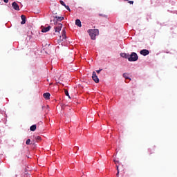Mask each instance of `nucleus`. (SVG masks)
I'll use <instances>...</instances> for the list:
<instances>
[{
  "mask_svg": "<svg viewBox=\"0 0 177 177\" xmlns=\"http://www.w3.org/2000/svg\"><path fill=\"white\" fill-rule=\"evenodd\" d=\"M88 33L89 34L91 39H96V36L99 35V30L98 29H89L88 30Z\"/></svg>",
  "mask_w": 177,
  "mask_h": 177,
  "instance_id": "f257e3e1",
  "label": "nucleus"
},
{
  "mask_svg": "<svg viewBox=\"0 0 177 177\" xmlns=\"http://www.w3.org/2000/svg\"><path fill=\"white\" fill-rule=\"evenodd\" d=\"M139 59V56L136 53H131V55H129V62H136Z\"/></svg>",
  "mask_w": 177,
  "mask_h": 177,
  "instance_id": "f03ea898",
  "label": "nucleus"
},
{
  "mask_svg": "<svg viewBox=\"0 0 177 177\" xmlns=\"http://www.w3.org/2000/svg\"><path fill=\"white\" fill-rule=\"evenodd\" d=\"M92 78L96 84L99 83V77H97V75H96V72L95 71L93 72Z\"/></svg>",
  "mask_w": 177,
  "mask_h": 177,
  "instance_id": "7ed1b4c3",
  "label": "nucleus"
},
{
  "mask_svg": "<svg viewBox=\"0 0 177 177\" xmlns=\"http://www.w3.org/2000/svg\"><path fill=\"white\" fill-rule=\"evenodd\" d=\"M62 28H63V24H59L57 26L55 27V32H59L62 31Z\"/></svg>",
  "mask_w": 177,
  "mask_h": 177,
  "instance_id": "20e7f679",
  "label": "nucleus"
},
{
  "mask_svg": "<svg viewBox=\"0 0 177 177\" xmlns=\"http://www.w3.org/2000/svg\"><path fill=\"white\" fill-rule=\"evenodd\" d=\"M12 6L13 9H15V10H20V7L19 6V4H17V3H16V1H15L12 3Z\"/></svg>",
  "mask_w": 177,
  "mask_h": 177,
  "instance_id": "39448f33",
  "label": "nucleus"
},
{
  "mask_svg": "<svg viewBox=\"0 0 177 177\" xmlns=\"http://www.w3.org/2000/svg\"><path fill=\"white\" fill-rule=\"evenodd\" d=\"M140 55H142V56H147L149 52V50L143 49L140 50Z\"/></svg>",
  "mask_w": 177,
  "mask_h": 177,
  "instance_id": "423d86ee",
  "label": "nucleus"
},
{
  "mask_svg": "<svg viewBox=\"0 0 177 177\" xmlns=\"http://www.w3.org/2000/svg\"><path fill=\"white\" fill-rule=\"evenodd\" d=\"M120 56L124 59H128V60H129V54L128 53H120Z\"/></svg>",
  "mask_w": 177,
  "mask_h": 177,
  "instance_id": "0eeeda50",
  "label": "nucleus"
},
{
  "mask_svg": "<svg viewBox=\"0 0 177 177\" xmlns=\"http://www.w3.org/2000/svg\"><path fill=\"white\" fill-rule=\"evenodd\" d=\"M43 97L44 99H46V100H49V99H50V93H44Z\"/></svg>",
  "mask_w": 177,
  "mask_h": 177,
  "instance_id": "6e6552de",
  "label": "nucleus"
},
{
  "mask_svg": "<svg viewBox=\"0 0 177 177\" xmlns=\"http://www.w3.org/2000/svg\"><path fill=\"white\" fill-rule=\"evenodd\" d=\"M50 28H51L50 26H48L46 28H43L41 29V32H48V31H49V30H50Z\"/></svg>",
  "mask_w": 177,
  "mask_h": 177,
  "instance_id": "1a4fd4ad",
  "label": "nucleus"
},
{
  "mask_svg": "<svg viewBox=\"0 0 177 177\" xmlns=\"http://www.w3.org/2000/svg\"><path fill=\"white\" fill-rule=\"evenodd\" d=\"M75 24L77 26V27H82V24H81V20L76 19L75 20Z\"/></svg>",
  "mask_w": 177,
  "mask_h": 177,
  "instance_id": "9d476101",
  "label": "nucleus"
},
{
  "mask_svg": "<svg viewBox=\"0 0 177 177\" xmlns=\"http://www.w3.org/2000/svg\"><path fill=\"white\" fill-rule=\"evenodd\" d=\"M22 21L21 22V24H26V16L25 15H21V16Z\"/></svg>",
  "mask_w": 177,
  "mask_h": 177,
  "instance_id": "9b49d317",
  "label": "nucleus"
},
{
  "mask_svg": "<svg viewBox=\"0 0 177 177\" xmlns=\"http://www.w3.org/2000/svg\"><path fill=\"white\" fill-rule=\"evenodd\" d=\"M30 131H32V132H34V131H35L37 129V125L33 124L30 127Z\"/></svg>",
  "mask_w": 177,
  "mask_h": 177,
  "instance_id": "f8f14e48",
  "label": "nucleus"
},
{
  "mask_svg": "<svg viewBox=\"0 0 177 177\" xmlns=\"http://www.w3.org/2000/svg\"><path fill=\"white\" fill-rule=\"evenodd\" d=\"M62 37L63 39H66V30L65 29H63V30H62Z\"/></svg>",
  "mask_w": 177,
  "mask_h": 177,
  "instance_id": "ddd939ff",
  "label": "nucleus"
},
{
  "mask_svg": "<svg viewBox=\"0 0 177 177\" xmlns=\"http://www.w3.org/2000/svg\"><path fill=\"white\" fill-rule=\"evenodd\" d=\"M55 19H57V21H62V20H64V17H55Z\"/></svg>",
  "mask_w": 177,
  "mask_h": 177,
  "instance_id": "4468645a",
  "label": "nucleus"
},
{
  "mask_svg": "<svg viewBox=\"0 0 177 177\" xmlns=\"http://www.w3.org/2000/svg\"><path fill=\"white\" fill-rule=\"evenodd\" d=\"M123 77H124V78H126V80H129V77H128L127 73H124Z\"/></svg>",
  "mask_w": 177,
  "mask_h": 177,
  "instance_id": "2eb2a0df",
  "label": "nucleus"
},
{
  "mask_svg": "<svg viewBox=\"0 0 177 177\" xmlns=\"http://www.w3.org/2000/svg\"><path fill=\"white\" fill-rule=\"evenodd\" d=\"M64 92H65L66 96H68L69 97V99H70V95L68 94V91L64 90Z\"/></svg>",
  "mask_w": 177,
  "mask_h": 177,
  "instance_id": "dca6fc26",
  "label": "nucleus"
},
{
  "mask_svg": "<svg viewBox=\"0 0 177 177\" xmlns=\"http://www.w3.org/2000/svg\"><path fill=\"white\" fill-rule=\"evenodd\" d=\"M59 2H60V3H61V5H62V6H66V3H64V1H59Z\"/></svg>",
  "mask_w": 177,
  "mask_h": 177,
  "instance_id": "f3484780",
  "label": "nucleus"
},
{
  "mask_svg": "<svg viewBox=\"0 0 177 177\" xmlns=\"http://www.w3.org/2000/svg\"><path fill=\"white\" fill-rule=\"evenodd\" d=\"M30 143H31V140L30 139H28L26 142V145H30Z\"/></svg>",
  "mask_w": 177,
  "mask_h": 177,
  "instance_id": "a211bd4d",
  "label": "nucleus"
},
{
  "mask_svg": "<svg viewBox=\"0 0 177 177\" xmlns=\"http://www.w3.org/2000/svg\"><path fill=\"white\" fill-rule=\"evenodd\" d=\"M64 8H66V9L67 10H68L69 12H71V10H70V7L68 6H66Z\"/></svg>",
  "mask_w": 177,
  "mask_h": 177,
  "instance_id": "6ab92c4d",
  "label": "nucleus"
},
{
  "mask_svg": "<svg viewBox=\"0 0 177 177\" xmlns=\"http://www.w3.org/2000/svg\"><path fill=\"white\" fill-rule=\"evenodd\" d=\"M128 3H130V5H133V1H128Z\"/></svg>",
  "mask_w": 177,
  "mask_h": 177,
  "instance_id": "aec40b11",
  "label": "nucleus"
},
{
  "mask_svg": "<svg viewBox=\"0 0 177 177\" xmlns=\"http://www.w3.org/2000/svg\"><path fill=\"white\" fill-rule=\"evenodd\" d=\"M120 175V170H118V172L116 174V177H119Z\"/></svg>",
  "mask_w": 177,
  "mask_h": 177,
  "instance_id": "412c9836",
  "label": "nucleus"
},
{
  "mask_svg": "<svg viewBox=\"0 0 177 177\" xmlns=\"http://www.w3.org/2000/svg\"><path fill=\"white\" fill-rule=\"evenodd\" d=\"M113 161H114L115 164H118V163L120 162V161H119V160H113Z\"/></svg>",
  "mask_w": 177,
  "mask_h": 177,
  "instance_id": "4be33fe9",
  "label": "nucleus"
},
{
  "mask_svg": "<svg viewBox=\"0 0 177 177\" xmlns=\"http://www.w3.org/2000/svg\"><path fill=\"white\" fill-rule=\"evenodd\" d=\"M36 140H41V137H39V136L36 137Z\"/></svg>",
  "mask_w": 177,
  "mask_h": 177,
  "instance_id": "5701e85b",
  "label": "nucleus"
},
{
  "mask_svg": "<svg viewBox=\"0 0 177 177\" xmlns=\"http://www.w3.org/2000/svg\"><path fill=\"white\" fill-rule=\"evenodd\" d=\"M97 74H100V71H102V69H100L98 71H96Z\"/></svg>",
  "mask_w": 177,
  "mask_h": 177,
  "instance_id": "b1692460",
  "label": "nucleus"
},
{
  "mask_svg": "<svg viewBox=\"0 0 177 177\" xmlns=\"http://www.w3.org/2000/svg\"><path fill=\"white\" fill-rule=\"evenodd\" d=\"M3 1L5 2V3H8V2H9V0H3Z\"/></svg>",
  "mask_w": 177,
  "mask_h": 177,
  "instance_id": "393cba45",
  "label": "nucleus"
},
{
  "mask_svg": "<svg viewBox=\"0 0 177 177\" xmlns=\"http://www.w3.org/2000/svg\"><path fill=\"white\" fill-rule=\"evenodd\" d=\"M116 169L118 171H120V169H118V165H116Z\"/></svg>",
  "mask_w": 177,
  "mask_h": 177,
  "instance_id": "a878e982",
  "label": "nucleus"
},
{
  "mask_svg": "<svg viewBox=\"0 0 177 177\" xmlns=\"http://www.w3.org/2000/svg\"><path fill=\"white\" fill-rule=\"evenodd\" d=\"M77 147H75V148H74V149H77Z\"/></svg>",
  "mask_w": 177,
  "mask_h": 177,
  "instance_id": "bb28decb",
  "label": "nucleus"
},
{
  "mask_svg": "<svg viewBox=\"0 0 177 177\" xmlns=\"http://www.w3.org/2000/svg\"><path fill=\"white\" fill-rule=\"evenodd\" d=\"M166 53H169V52L167 51Z\"/></svg>",
  "mask_w": 177,
  "mask_h": 177,
  "instance_id": "cd10ccee",
  "label": "nucleus"
},
{
  "mask_svg": "<svg viewBox=\"0 0 177 177\" xmlns=\"http://www.w3.org/2000/svg\"><path fill=\"white\" fill-rule=\"evenodd\" d=\"M78 149H79L77 148V151H78Z\"/></svg>",
  "mask_w": 177,
  "mask_h": 177,
  "instance_id": "c85d7f7f",
  "label": "nucleus"
}]
</instances>
